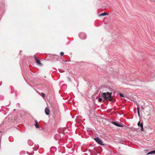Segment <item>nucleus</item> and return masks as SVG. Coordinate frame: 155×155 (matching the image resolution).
<instances>
[{"label":"nucleus","mask_w":155,"mask_h":155,"mask_svg":"<svg viewBox=\"0 0 155 155\" xmlns=\"http://www.w3.org/2000/svg\"><path fill=\"white\" fill-rule=\"evenodd\" d=\"M112 93L107 92L106 93H101V97L104 98L105 100L111 101L113 100L111 96Z\"/></svg>","instance_id":"1"},{"label":"nucleus","mask_w":155,"mask_h":155,"mask_svg":"<svg viewBox=\"0 0 155 155\" xmlns=\"http://www.w3.org/2000/svg\"><path fill=\"white\" fill-rule=\"evenodd\" d=\"M94 139L99 144L101 145H103L102 140L99 138L96 137Z\"/></svg>","instance_id":"2"},{"label":"nucleus","mask_w":155,"mask_h":155,"mask_svg":"<svg viewBox=\"0 0 155 155\" xmlns=\"http://www.w3.org/2000/svg\"><path fill=\"white\" fill-rule=\"evenodd\" d=\"M112 123L114 125L118 127H123V126L122 125L119 124L115 122L112 121Z\"/></svg>","instance_id":"3"},{"label":"nucleus","mask_w":155,"mask_h":155,"mask_svg":"<svg viewBox=\"0 0 155 155\" xmlns=\"http://www.w3.org/2000/svg\"><path fill=\"white\" fill-rule=\"evenodd\" d=\"M137 125L138 126H140V127H141V130L143 131V123H140V122L139 121L137 124Z\"/></svg>","instance_id":"4"},{"label":"nucleus","mask_w":155,"mask_h":155,"mask_svg":"<svg viewBox=\"0 0 155 155\" xmlns=\"http://www.w3.org/2000/svg\"><path fill=\"white\" fill-rule=\"evenodd\" d=\"M79 37L81 39H84L86 38V35L84 33H80L79 35Z\"/></svg>","instance_id":"5"},{"label":"nucleus","mask_w":155,"mask_h":155,"mask_svg":"<svg viewBox=\"0 0 155 155\" xmlns=\"http://www.w3.org/2000/svg\"><path fill=\"white\" fill-rule=\"evenodd\" d=\"M45 112L47 115H48L49 114L50 111L49 109L47 107L45 108Z\"/></svg>","instance_id":"6"},{"label":"nucleus","mask_w":155,"mask_h":155,"mask_svg":"<svg viewBox=\"0 0 155 155\" xmlns=\"http://www.w3.org/2000/svg\"><path fill=\"white\" fill-rule=\"evenodd\" d=\"M28 144L30 146L33 145L34 144L33 142L31 140H28Z\"/></svg>","instance_id":"7"},{"label":"nucleus","mask_w":155,"mask_h":155,"mask_svg":"<svg viewBox=\"0 0 155 155\" xmlns=\"http://www.w3.org/2000/svg\"><path fill=\"white\" fill-rule=\"evenodd\" d=\"M35 126L36 128H38L39 127L38 124V122L36 120H35Z\"/></svg>","instance_id":"8"},{"label":"nucleus","mask_w":155,"mask_h":155,"mask_svg":"<svg viewBox=\"0 0 155 155\" xmlns=\"http://www.w3.org/2000/svg\"><path fill=\"white\" fill-rule=\"evenodd\" d=\"M152 154H155V150H153L147 154V155Z\"/></svg>","instance_id":"9"},{"label":"nucleus","mask_w":155,"mask_h":155,"mask_svg":"<svg viewBox=\"0 0 155 155\" xmlns=\"http://www.w3.org/2000/svg\"><path fill=\"white\" fill-rule=\"evenodd\" d=\"M108 14H107L105 12L100 14L99 16H104L107 15Z\"/></svg>","instance_id":"10"},{"label":"nucleus","mask_w":155,"mask_h":155,"mask_svg":"<svg viewBox=\"0 0 155 155\" xmlns=\"http://www.w3.org/2000/svg\"><path fill=\"white\" fill-rule=\"evenodd\" d=\"M36 63L38 65H40L41 64L40 61L38 59H37L36 60Z\"/></svg>","instance_id":"11"},{"label":"nucleus","mask_w":155,"mask_h":155,"mask_svg":"<svg viewBox=\"0 0 155 155\" xmlns=\"http://www.w3.org/2000/svg\"><path fill=\"white\" fill-rule=\"evenodd\" d=\"M137 113H138V115L139 117H140L139 110V109L138 107L137 108Z\"/></svg>","instance_id":"12"},{"label":"nucleus","mask_w":155,"mask_h":155,"mask_svg":"<svg viewBox=\"0 0 155 155\" xmlns=\"http://www.w3.org/2000/svg\"><path fill=\"white\" fill-rule=\"evenodd\" d=\"M41 95L43 97H45V94L43 93H42V92L41 93Z\"/></svg>","instance_id":"13"},{"label":"nucleus","mask_w":155,"mask_h":155,"mask_svg":"<svg viewBox=\"0 0 155 155\" xmlns=\"http://www.w3.org/2000/svg\"><path fill=\"white\" fill-rule=\"evenodd\" d=\"M119 95L121 97H124V95L123 94H122L121 93H119Z\"/></svg>","instance_id":"14"},{"label":"nucleus","mask_w":155,"mask_h":155,"mask_svg":"<svg viewBox=\"0 0 155 155\" xmlns=\"http://www.w3.org/2000/svg\"><path fill=\"white\" fill-rule=\"evenodd\" d=\"M98 101L99 102H100L102 101V99L101 98H99L98 99Z\"/></svg>","instance_id":"15"},{"label":"nucleus","mask_w":155,"mask_h":155,"mask_svg":"<svg viewBox=\"0 0 155 155\" xmlns=\"http://www.w3.org/2000/svg\"><path fill=\"white\" fill-rule=\"evenodd\" d=\"M61 56H63L64 54V53L63 52H61L60 53Z\"/></svg>","instance_id":"16"},{"label":"nucleus","mask_w":155,"mask_h":155,"mask_svg":"<svg viewBox=\"0 0 155 155\" xmlns=\"http://www.w3.org/2000/svg\"><path fill=\"white\" fill-rule=\"evenodd\" d=\"M34 58L35 60H36L37 59H38L36 58V56L35 55H34Z\"/></svg>","instance_id":"17"},{"label":"nucleus","mask_w":155,"mask_h":155,"mask_svg":"<svg viewBox=\"0 0 155 155\" xmlns=\"http://www.w3.org/2000/svg\"><path fill=\"white\" fill-rule=\"evenodd\" d=\"M27 153H28V154L29 155H32V154H33L34 152H33V153H32L31 154H29V153H28V152H27Z\"/></svg>","instance_id":"18"},{"label":"nucleus","mask_w":155,"mask_h":155,"mask_svg":"<svg viewBox=\"0 0 155 155\" xmlns=\"http://www.w3.org/2000/svg\"><path fill=\"white\" fill-rule=\"evenodd\" d=\"M66 128L65 127H64L62 128L63 130H64Z\"/></svg>","instance_id":"19"},{"label":"nucleus","mask_w":155,"mask_h":155,"mask_svg":"<svg viewBox=\"0 0 155 155\" xmlns=\"http://www.w3.org/2000/svg\"><path fill=\"white\" fill-rule=\"evenodd\" d=\"M68 79H69V80L70 81V80H71V78H68Z\"/></svg>","instance_id":"20"},{"label":"nucleus","mask_w":155,"mask_h":155,"mask_svg":"<svg viewBox=\"0 0 155 155\" xmlns=\"http://www.w3.org/2000/svg\"><path fill=\"white\" fill-rule=\"evenodd\" d=\"M37 150V148L36 149V150Z\"/></svg>","instance_id":"21"},{"label":"nucleus","mask_w":155,"mask_h":155,"mask_svg":"<svg viewBox=\"0 0 155 155\" xmlns=\"http://www.w3.org/2000/svg\"><path fill=\"white\" fill-rule=\"evenodd\" d=\"M56 57H58V56H57V55H56Z\"/></svg>","instance_id":"22"},{"label":"nucleus","mask_w":155,"mask_h":155,"mask_svg":"<svg viewBox=\"0 0 155 155\" xmlns=\"http://www.w3.org/2000/svg\"><path fill=\"white\" fill-rule=\"evenodd\" d=\"M2 84H0V86Z\"/></svg>","instance_id":"23"}]
</instances>
